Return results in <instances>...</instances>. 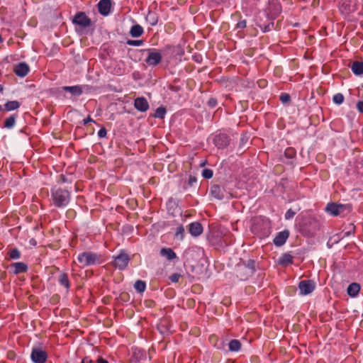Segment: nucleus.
Masks as SVG:
<instances>
[{"mask_svg":"<svg viewBox=\"0 0 363 363\" xmlns=\"http://www.w3.org/2000/svg\"><path fill=\"white\" fill-rule=\"evenodd\" d=\"M29 66L26 62H19L13 67L15 74L21 77H23L28 73Z\"/></svg>","mask_w":363,"mask_h":363,"instance_id":"10","label":"nucleus"},{"mask_svg":"<svg viewBox=\"0 0 363 363\" xmlns=\"http://www.w3.org/2000/svg\"><path fill=\"white\" fill-rule=\"evenodd\" d=\"M130 261L129 256L125 253H121L115 257L113 264L116 267L122 270L124 269Z\"/></svg>","mask_w":363,"mask_h":363,"instance_id":"7","label":"nucleus"},{"mask_svg":"<svg viewBox=\"0 0 363 363\" xmlns=\"http://www.w3.org/2000/svg\"><path fill=\"white\" fill-rule=\"evenodd\" d=\"M325 211L330 215L337 216L344 213L345 211H350V207L348 205L330 203L326 206Z\"/></svg>","mask_w":363,"mask_h":363,"instance_id":"4","label":"nucleus"},{"mask_svg":"<svg viewBox=\"0 0 363 363\" xmlns=\"http://www.w3.org/2000/svg\"><path fill=\"white\" fill-rule=\"evenodd\" d=\"M134 288L135 290L140 293L143 292L146 288V284L145 281L141 280H138L135 281L134 284Z\"/></svg>","mask_w":363,"mask_h":363,"instance_id":"28","label":"nucleus"},{"mask_svg":"<svg viewBox=\"0 0 363 363\" xmlns=\"http://www.w3.org/2000/svg\"><path fill=\"white\" fill-rule=\"evenodd\" d=\"M184 227L182 225L177 227V230H176V233H175L176 238L179 240H182L184 238Z\"/></svg>","mask_w":363,"mask_h":363,"instance_id":"32","label":"nucleus"},{"mask_svg":"<svg viewBox=\"0 0 363 363\" xmlns=\"http://www.w3.org/2000/svg\"><path fill=\"white\" fill-rule=\"evenodd\" d=\"M143 33V28L141 26L136 24L131 27L130 34L133 38H138Z\"/></svg>","mask_w":363,"mask_h":363,"instance_id":"24","label":"nucleus"},{"mask_svg":"<svg viewBox=\"0 0 363 363\" xmlns=\"http://www.w3.org/2000/svg\"><path fill=\"white\" fill-rule=\"evenodd\" d=\"M246 27V21L242 20L238 23L237 28H244Z\"/></svg>","mask_w":363,"mask_h":363,"instance_id":"42","label":"nucleus"},{"mask_svg":"<svg viewBox=\"0 0 363 363\" xmlns=\"http://www.w3.org/2000/svg\"><path fill=\"white\" fill-rule=\"evenodd\" d=\"M229 350L231 352H238L240 350L241 343L238 340H232L230 341L229 344Z\"/></svg>","mask_w":363,"mask_h":363,"instance_id":"26","label":"nucleus"},{"mask_svg":"<svg viewBox=\"0 0 363 363\" xmlns=\"http://www.w3.org/2000/svg\"><path fill=\"white\" fill-rule=\"evenodd\" d=\"M213 142L216 146L218 148H223L228 145L229 139L226 135L219 134L214 138Z\"/></svg>","mask_w":363,"mask_h":363,"instance_id":"15","label":"nucleus"},{"mask_svg":"<svg viewBox=\"0 0 363 363\" xmlns=\"http://www.w3.org/2000/svg\"><path fill=\"white\" fill-rule=\"evenodd\" d=\"M294 150L293 149H288L286 150L285 152V155L286 157H293L294 155Z\"/></svg>","mask_w":363,"mask_h":363,"instance_id":"40","label":"nucleus"},{"mask_svg":"<svg viewBox=\"0 0 363 363\" xmlns=\"http://www.w3.org/2000/svg\"><path fill=\"white\" fill-rule=\"evenodd\" d=\"M73 22L75 24L86 27L91 23L90 19L86 16L84 13L80 12L76 14Z\"/></svg>","mask_w":363,"mask_h":363,"instance_id":"11","label":"nucleus"},{"mask_svg":"<svg viewBox=\"0 0 363 363\" xmlns=\"http://www.w3.org/2000/svg\"><path fill=\"white\" fill-rule=\"evenodd\" d=\"M91 121H93L92 118H91L90 116H88V118H87L84 119V121H83V124H84V125H86V124H87L89 122H91Z\"/></svg>","mask_w":363,"mask_h":363,"instance_id":"49","label":"nucleus"},{"mask_svg":"<svg viewBox=\"0 0 363 363\" xmlns=\"http://www.w3.org/2000/svg\"><path fill=\"white\" fill-rule=\"evenodd\" d=\"M213 174V171L210 169H205L202 172V176L206 179H211Z\"/></svg>","mask_w":363,"mask_h":363,"instance_id":"33","label":"nucleus"},{"mask_svg":"<svg viewBox=\"0 0 363 363\" xmlns=\"http://www.w3.org/2000/svg\"><path fill=\"white\" fill-rule=\"evenodd\" d=\"M166 114V108L164 107L160 106L157 108L155 111L154 116L157 118H164Z\"/></svg>","mask_w":363,"mask_h":363,"instance_id":"29","label":"nucleus"},{"mask_svg":"<svg viewBox=\"0 0 363 363\" xmlns=\"http://www.w3.org/2000/svg\"><path fill=\"white\" fill-rule=\"evenodd\" d=\"M18 115L16 113L12 114L9 116L8 118H5L4 122V127L8 129H11L13 128L16 123V118Z\"/></svg>","mask_w":363,"mask_h":363,"instance_id":"20","label":"nucleus"},{"mask_svg":"<svg viewBox=\"0 0 363 363\" xmlns=\"http://www.w3.org/2000/svg\"><path fill=\"white\" fill-rule=\"evenodd\" d=\"M208 104L210 106L215 107L217 104V101L214 99H210Z\"/></svg>","mask_w":363,"mask_h":363,"instance_id":"44","label":"nucleus"},{"mask_svg":"<svg viewBox=\"0 0 363 363\" xmlns=\"http://www.w3.org/2000/svg\"><path fill=\"white\" fill-rule=\"evenodd\" d=\"M210 193L214 198L218 200L228 199L232 196L229 192H227L223 187L217 184H214L211 187Z\"/></svg>","mask_w":363,"mask_h":363,"instance_id":"5","label":"nucleus"},{"mask_svg":"<svg viewBox=\"0 0 363 363\" xmlns=\"http://www.w3.org/2000/svg\"><path fill=\"white\" fill-rule=\"evenodd\" d=\"M59 281L60 284L65 286L66 289L69 288V281L68 279V276L65 273H62L59 276Z\"/></svg>","mask_w":363,"mask_h":363,"instance_id":"27","label":"nucleus"},{"mask_svg":"<svg viewBox=\"0 0 363 363\" xmlns=\"http://www.w3.org/2000/svg\"><path fill=\"white\" fill-rule=\"evenodd\" d=\"M148 56L145 60L147 65L155 66L158 65L162 60V55L159 52H153L148 50Z\"/></svg>","mask_w":363,"mask_h":363,"instance_id":"9","label":"nucleus"},{"mask_svg":"<svg viewBox=\"0 0 363 363\" xmlns=\"http://www.w3.org/2000/svg\"><path fill=\"white\" fill-rule=\"evenodd\" d=\"M189 231L192 236L197 237L203 232V227L199 222H194L189 225Z\"/></svg>","mask_w":363,"mask_h":363,"instance_id":"16","label":"nucleus"},{"mask_svg":"<svg viewBox=\"0 0 363 363\" xmlns=\"http://www.w3.org/2000/svg\"><path fill=\"white\" fill-rule=\"evenodd\" d=\"M8 255L9 256V258L11 259H19L21 257V253H20L19 250L16 248H13V249L11 250L8 252Z\"/></svg>","mask_w":363,"mask_h":363,"instance_id":"30","label":"nucleus"},{"mask_svg":"<svg viewBox=\"0 0 363 363\" xmlns=\"http://www.w3.org/2000/svg\"><path fill=\"white\" fill-rule=\"evenodd\" d=\"M7 357L9 359H13L15 357V354L13 352H9L7 354Z\"/></svg>","mask_w":363,"mask_h":363,"instance_id":"48","label":"nucleus"},{"mask_svg":"<svg viewBox=\"0 0 363 363\" xmlns=\"http://www.w3.org/2000/svg\"><path fill=\"white\" fill-rule=\"evenodd\" d=\"M197 181L196 178L193 176H190L189 178L188 184L189 186H193L194 183Z\"/></svg>","mask_w":363,"mask_h":363,"instance_id":"41","label":"nucleus"},{"mask_svg":"<svg viewBox=\"0 0 363 363\" xmlns=\"http://www.w3.org/2000/svg\"><path fill=\"white\" fill-rule=\"evenodd\" d=\"M96 363H108V362L105 359L99 357L96 359Z\"/></svg>","mask_w":363,"mask_h":363,"instance_id":"46","label":"nucleus"},{"mask_svg":"<svg viewBox=\"0 0 363 363\" xmlns=\"http://www.w3.org/2000/svg\"><path fill=\"white\" fill-rule=\"evenodd\" d=\"M280 100L282 103L286 104L290 101V96L286 93H282L280 96Z\"/></svg>","mask_w":363,"mask_h":363,"instance_id":"35","label":"nucleus"},{"mask_svg":"<svg viewBox=\"0 0 363 363\" xmlns=\"http://www.w3.org/2000/svg\"><path fill=\"white\" fill-rule=\"evenodd\" d=\"M52 196L54 203L57 207L65 206L69 201L70 193L62 189H52Z\"/></svg>","mask_w":363,"mask_h":363,"instance_id":"2","label":"nucleus"},{"mask_svg":"<svg viewBox=\"0 0 363 363\" xmlns=\"http://www.w3.org/2000/svg\"><path fill=\"white\" fill-rule=\"evenodd\" d=\"M61 177L62 178V181H63V182H65V179L64 176H63V175H61Z\"/></svg>","mask_w":363,"mask_h":363,"instance_id":"51","label":"nucleus"},{"mask_svg":"<svg viewBox=\"0 0 363 363\" xmlns=\"http://www.w3.org/2000/svg\"><path fill=\"white\" fill-rule=\"evenodd\" d=\"M350 68L354 74L361 75L363 74V62L354 61Z\"/></svg>","mask_w":363,"mask_h":363,"instance_id":"22","label":"nucleus"},{"mask_svg":"<svg viewBox=\"0 0 363 363\" xmlns=\"http://www.w3.org/2000/svg\"><path fill=\"white\" fill-rule=\"evenodd\" d=\"M62 89L66 91H69L73 96H80L83 92L82 86L78 85L72 86H63Z\"/></svg>","mask_w":363,"mask_h":363,"instance_id":"18","label":"nucleus"},{"mask_svg":"<svg viewBox=\"0 0 363 363\" xmlns=\"http://www.w3.org/2000/svg\"><path fill=\"white\" fill-rule=\"evenodd\" d=\"M2 111H11L18 109L20 107V103L18 101H9L4 105Z\"/></svg>","mask_w":363,"mask_h":363,"instance_id":"23","label":"nucleus"},{"mask_svg":"<svg viewBox=\"0 0 363 363\" xmlns=\"http://www.w3.org/2000/svg\"><path fill=\"white\" fill-rule=\"evenodd\" d=\"M354 230H355V226L353 224L350 223V224H349V226H348V231L346 232L345 233V235L346 236H349L352 232L354 231Z\"/></svg>","mask_w":363,"mask_h":363,"instance_id":"39","label":"nucleus"},{"mask_svg":"<svg viewBox=\"0 0 363 363\" xmlns=\"http://www.w3.org/2000/svg\"><path fill=\"white\" fill-rule=\"evenodd\" d=\"M111 7V0H101L98 4L99 11L103 16H107L110 13Z\"/></svg>","mask_w":363,"mask_h":363,"instance_id":"13","label":"nucleus"},{"mask_svg":"<svg viewBox=\"0 0 363 363\" xmlns=\"http://www.w3.org/2000/svg\"><path fill=\"white\" fill-rule=\"evenodd\" d=\"M296 214V212L292 209H289L285 213V219L289 220L291 219Z\"/></svg>","mask_w":363,"mask_h":363,"instance_id":"36","label":"nucleus"},{"mask_svg":"<svg viewBox=\"0 0 363 363\" xmlns=\"http://www.w3.org/2000/svg\"><path fill=\"white\" fill-rule=\"evenodd\" d=\"M360 290V286L357 283H352L350 284L347 289V294L351 297L356 296Z\"/></svg>","mask_w":363,"mask_h":363,"instance_id":"21","label":"nucleus"},{"mask_svg":"<svg viewBox=\"0 0 363 363\" xmlns=\"http://www.w3.org/2000/svg\"><path fill=\"white\" fill-rule=\"evenodd\" d=\"M143 41L140 40H128L127 44L133 46H140L143 45Z\"/></svg>","mask_w":363,"mask_h":363,"instance_id":"34","label":"nucleus"},{"mask_svg":"<svg viewBox=\"0 0 363 363\" xmlns=\"http://www.w3.org/2000/svg\"><path fill=\"white\" fill-rule=\"evenodd\" d=\"M333 100L335 104L340 105L344 101V96L340 93L336 94Z\"/></svg>","mask_w":363,"mask_h":363,"instance_id":"31","label":"nucleus"},{"mask_svg":"<svg viewBox=\"0 0 363 363\" xmlns=\"http://www.w3.org/2000/svg\"><path fill=\"white\" fill-rule=\"evenodd\" d=\"M81 363H87L86 361H85V357L83 359L82 362Z\"/></svg>","mask_w":363,"mask_h":363,"instance_id":"50","label":"nucleus"},{"mask_svg":"<svg viewBox=\"0 0 363 363\" xmlns=\"http://www.w3.org/2000/svg\"><path fill=\"white\" fill-rule=\"evenodd\" d=\"M315 288V284L313 280H303L299 282L298 289L301 295H307L312 293Z\"/></svg>","mask_w":363,"mask_h":363,"instance_id":"6","label":"nucleus"},{"mask_svg":"<svg viewBox=\"0 0 363 363\" xmlns=\"http://www.w3.org/2000/svg\"><path fill=\"white\" fill-rule=\"evenodd\" d=\"M77 260L82 267L95 264L99 261V256L92 252H84L79 255Z\"/></svg>","mask_w":363,"mask_h":363,"instance_id":"3","label":"nucleus"},{"mask_svg":"<svg viewBox=\"0 0 363 363\" xmlns=\"http://www.w3.org/2000/svg\"><path fill=\"white\" fill-rule=\"evenodd\" d=\"M85 361L87 363H96V360L91 359L89 357H85Z\"/></svg>","mask_w":363,"mask_h":363,"instance_id":"47","label":"nucleus"},{"mask_svg":"<svg viewBox=\"0 0 363 363\" xmlns=\"http://www.w3.org/2000/svg\"><path fill=\"white\" fill-rule=\"evenodd\" d=\"M357 108L359 112L363 113V101H359L357 104Z\"/></svg>","mask_w":363,"mask_h":363,"instance_id":"43","label":"nucleus"},{"mask_svg":"<svg viewBox=\"0 0 363 363\" xmlns=\"http://www.w3.org/2000/svg\"><path fill=\"white\" fill-rule=\"evenodd\" d=\"M134 106L138 111L145 112L148 110L149 104L145 98L138 97L134 101Z\"/></svg>","mask_w":363,"mask_h":363,"instance_id":"12","label":"nucleus"},{"mask_svg":"<svg viewBox=\"0 0 363 363\" xmlns=\"http://www.w3.org/2000/svg\"><path fill=\"white\" fill-rule=\"evenodd\" d=\"M274 26V23H269L267 26H266L264 28V32H267V31H269Z\"/></svg>","mask_w":363,"mask_h":363,"instance_id":"45","label":"nucleus"},{"mask_svg":"<svg viewBox=\"0 0 363 363\" xmlns=\"http://www.w3.org/2000/svg\"><path fill=\"white\" fill-rule=\"evenodd\" d=\"M294 257L289 253L283 254L279 259L278 263L282 266H287L293 262Z\"/></svg>","mask_w":363,"mask_h":363,"instance_id":"19","label":"nucleus"},{"mask_svg":"<svg viewBox=\"0 0 363 363\" xmlns=\"http://www.w3.org/2000/svg\"><path fill=\"white\" fill-rule=\"evenodd\" d=\"M13 269V272L16 274L24 273L28 270V266L23 262H15L10 265Z\"/></svg>","mask_w":363,"mask_h":363,"instance_id":"17","label":"nucleus"},{"mask_svg":"<svg viewBox=\"0 0 363 363\" xmlns=\"http://www.w3.org/2000/svg\"><path fill=\"white\" fill-rule=\"evenodd\" d=\"M160 255L166 257L169 260H172L177 257L175 252L171 248H162L160 250Z\"/></svg>","mask_w":363,"mask_h":363,"instance_id":"25","label":"nucleus"},{"mask_svg":"<svg viewBox=\"0 0 363 363\" xmlns=\"http://www.w3.org/2000/svg\"><path fill=\"white\" fill-rule=\"evenodd\" d=\"M106 134L107 131L105 128H101L98 132V135L99 138H104L106 137Z\"/></svg>","mask_w":363,"mask_h":363,"instance_id":"38","label":"nucleus"},{"mask_svg":"<svg viewBox=\"0 0 363 363\" xmlns=\"http://www.w3.org/2000/svg\"><path fill=\"white\" fill-rule=\"evenodd\" d=\"M180 277L181 275L179 274L174 273L170 276L169 279L172 282L177 283L179 281Z\"/></svg>","mask_w":363,"mask_h":363,"instance_id":"37","label":"nucleus"},{"mask_svg":"<svg viewBox=\"0 0 363 363\" xmlns=\"http://www.w3.org/2000/svg\"><path fill=\"white\" fill-rule=\"evenodd\" d=\"M289 236V232L286 230L279 232L274 239V244L280 247L283 245Z\"/></svg>","mask_w":363,"mask_h":363,"instance_id":"14","label":"nucleus"},{"mask_svg":"<svg viewBox=\"0 0 363 363\" xmlns=\"http://www.w3.org/2000/svg\"><path fill=\"white\" fill-rule=\"evenodd\" d=\"M255 261L251 259L247 263L238 264L236 268L237 277L240 280L247 279L255 271Z\"/></svg>","mask_w":363,"mask_h":363,"instance_id":"1","label":"nucleus"},{"mask_svg":"<svg viewBox=\"0 0 363 363\" xmlns=\"http://www.w3.org/2000/svg\"><path fill=\"white\" fill-rule=\"evenodd\" d=\"M47 353L40 348H33L31 359L35 363H44L47 359Z\"/></svg>","mask_w":363,"mask_h":363,"instance_id":"8","label":"nucleus"}]
</instances>
